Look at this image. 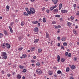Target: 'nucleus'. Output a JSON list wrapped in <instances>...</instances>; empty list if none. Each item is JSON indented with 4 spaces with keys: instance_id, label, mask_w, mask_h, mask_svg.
<instances>
[{
    "instance_id": "obj_40",
    "label": "nucleus",
    "mask_w": 79,
    "mask_h": 79,
    "mask_svg": "<svg viewBox=\"0 0 79 79\" xmlns=\"http://www.w3.org/2000/svg\"><path fill=\"white\" fill-rule=\"evenodd\" d=\"M36 65L37 66H39L40 65V63L39 62H38L36 63Z\"/></svg>"
},
{
    "instance_id": "obj_61",
    "label": "nucleus",
    "mask_w": 79,
    "mask_h": 79,
    "mask_svg": "<svg viewBox=\"0 0 79 79\" xmlns=\"http://www.w3.org/2000/svg\"><path fill=\"white\" fill-rule=\"evenodd\" d=\"M33 58L35 59H35H36V56H34L33 57Z\"/></svg>"
},
{
    "instance_id": "obj_29",
    "label": "nucleus",
    "mask_w": 79,
    "mask_h": 79,
    "mask_svg": "<svg viewBox=\"0 0 79 79\" xmlns=\"http://www.w3.org/2000/svg\"><path fill=\"white\" fill-rule=\"evenodd\" d=\"M55 16V17H56L57 18H60V15H55L54 16Z\"/></svg>"
},
{
    "instance_id": "obj_1",
    "label": "nucleus",
    "mask_w": 79,
    "mask_h": 79,
    "mask_svg": "<svg viewBox=\"0 0 79 79\" xmlns=\"http://www.w3.org/2000/svg\"><path fill=\"white\" fill-rule=\"evenodd\" d=\"M30 10L28 12L29 15H31L32 14H34L35 13V10L33 8L30 7Z\"/></svg>"
},
{
    "instance_id": "obj_55",
    "label": "nucleus",
    "mask_w": 79,
    "mask_h": 79,
    "mask_svg": "<svg viewBox=\"0 0 79 79\" xmlns=\"http://www.w3.org/2000/svg\"><path fill=\"white\" fill-rule=\"evenodd\" d=\"M1 73L2 74H5V72H4L3 70H2Z\"/></svg>"
},
{
    "instance_id": "obj_7",
    "label": "nucleus",
    "mask_w": 79,
    "mask_h": 79,
    "mask_svg": "<svg viewBox=\"0 0 79 79\" xmlns=\"http://www.w3.org/2000/svg\"><path fill=\"white\" fill-rule=\"evenodd\" d=\"M7 54H6V53L5 52H2V55H1V56H6Z\"/></svg>"
},
{
    "instance_id": "obj_22",
    "label": "nucleus",
    "mask_w": 79,
    "mask_h": 79,
    "mask_svg": "<svg viewBox=\"0 0 79 79\" xmlns=\"http://www.w3.org/2000/svg\"><path fill=\"white\" fill-rule=\"evenodd\" d=\"M17 77L18 79H21V76L20 75L18 74L17 76Z\"/></svg>"
},
{
    "instance_id": "obj_64",
    "label": "nucleus",
    "mask_w": 79,
    "mask_h": 79,
    "mask_svg": "<svg viewBox=\"0 0 79 79\" xmlns=\"http://www.w3.org/2000/svg\"><path fill=\"white\" fill-rule=\"evenodd\" d=\"M22 78L23 79H26V78H25V77L23 76V77H22Z\"/></svg>"
},
{
    "instance_id": "obj_60",
    "label": "nucleus",
    "mask_w": 79,
    "mask_h": 79,
    "mask_svg": "<svg viewBox=\"0 0 79 79\" xmlns=\"http://www.w3.org/2000/svg\"><path fill=\"white\" fill-rule=\"evenodd\" d=\"M35 0H30L31 2H34V1H35Z\"/></svg>"
},
{
    "instance_id": "obj_23",
    "label": "nucleus",
    "mask_w": 79,
    "mask_h": 79,
    "mask_svg": "<svg viewBox=\"0 0 79 79\" xmlns=\"http://www.w3.org/2000/svg\"><path fill=\"white\" fill-rule=\"evenodd\" d=\"M48 74H49V75H51L52 74V72L50 71H48Z\"/></svg>"
},
{
    "instance_id": "obj_4",
    "label": "nucleus",
    "mask_w": 79,
    "mask_h": 79,
    "mask_svg": "<svg viewBox=\"0 0 79 79\" xmlns=\"http://www.w3.org/2000/svg\"><path fill=\"white\" fill-rule=\"evenodd\" d=\"M50 37V35H49V34H48V32H47L46 33V38L48 39V38H49Z\"/></svg>"
},
{
    "instance_id": "obj_57",
    "label": "nucleus",
    "mask_w": 79,
    "mask_h": 79,
    "mask_svg": "<svg viewBox=\"0 0 79 79\" xmlns=\"http://www.w3.org/2000/svg\"><path fill=\"white\" fill-rule=\"evenodd\" d=\"M55 29H58V26H55Z\"/></svg>"
},
{
    "instance_id": "obj_20",
    "label": "nucleus",
    "mask_w": 79,
    "mask_h": 79,
    "mask_svg": "<svg viewBox=\"0 0 79 79\" xmlns=\"http://www.w3.org/2000/svg\"><path fill=\"white\" fill-rule=\"evenodd\" d=\"M24 14L25 16H29V14H27V13L26 12H24Z\"/></svg>"
},
{
    "instance_id": "obj_46",
    "label": "nucleus",
    "mask_w": 79,
    "mask_h": 79,
    "mask_svg": "<svg viewBox=\"0 0 79 79\" xmlns=\"http://www.w3.org/2000/svg\"><path fill=\"white\" fill-rule=\"evenodd\" d=\"M69 57H71V53H69L68 55Z\"/></svg>"
},
{
    "instance_id": "obj_15",
    "label": "nucleus",
    "mask_w": 79,
    "mask_h": 79,
    "mask_svg": "<svg viewBox=\"0 0 79 79\" xmlns=\"http://www.w3.org/2000/svg\"><path fill=\"white\" fill-rule=\"evenodd\" d=\"M39 23L38 21H35L32 22V24H36Z\"/></svg>"
},
{
    "instance_id": "obj_48",
    "label": "nucleus",
    "mask_w": 79,
    "mask_h": 79,
    "mask_svg": "<svg viewBox=\"0 0 79 79\" xmlns=\"http://www.w3.org/2000/svg\"><path fill=\"white\" fill-rule=\"evenodd\" d=\"M7 77H10V76H11V74H8L7 75Z\"/></svg>"
},
{
    "instance_id": "obj_14",
    "label": "nucleus",
    "mask_w": 79,
    "mask_h": 79,
    "mask_svg": "<svg viewBox=\"0 0 79 79\" xmlns=\"http://www.w3.org/2000/svg\"><path fill=\"white\" fill-rule=\"evenodd\" d=\"M57 74H61V75H63V73H61V71L60 70H58L57 72Z\"/></svg>"
},
{
    "instance_id": "obj_16",
    "label": "nucleus",
    "mask_w": 79,
    "mask_h": 79,
    "mask_svg": "<svg viewBox=\"0 0 79 79\" xmlns=\"http://www.w3.org/2000/svg\"><path fill=\"white\" fill-rule=\"evenodd\" d=\"M57 61L59 62H60V57L59 56V55H58L57 56Z\"/></svg>"
},
{
    "instance_id": "obj_34",
    "label": "nucleus",
    "mask_w": 79,
    "mask_h": 79,
    "mask_svg": "<svg viewBox=\"0 0 79 79\" xmlns=\"http://www.w3.org/2000/svg\"><path fill=\"white\" fill-rule=\"evenodd\" d=\"M72 20H73L74 18V17H73V16H71L70 18Z\"/></svg>"
},
{
    "instance_id": "obj_38",
    "label": "nucleus",
    "mask_w": 79,
    "mask_h": 79,
    "mask_svg": "<svg viewBox=\"0 0 79 79\" xmlns=\"http://www.w3.org/2000/svg\"><path fill=\"white\" fill-rule=\"evenodd\" d=\"M4 33L5 35H6V34H7V32L6 31V30H5L4 31Z\"/></svg>"
},
{
    "instance_id": "obj_63",
    "label": "nucleus",
    "mask_w": 79,
    "mask_h": 79,
    "mask_svg": "<svg viewBox=\"0 0 79 79\" xmlns=\"http://www.w3.org/2000/svg\"><path fill=\"white\" fill-rule=\"evenodd\" d=\"M73 6L74 7V8H75V7H76V4H75L73 5Z\"/></svg>"
},
{
    "instance_id": "obj_52",
    "label": "nucleus",
    "mask_w": 79,
    "mask_h": 79,
    "mask_svg": "<svg viewBox=\"0 0 79 79\" xmlns=\"http://www.w3.org/2000/svg\"><path fill=\"white\" fill-rule=\"evenodd\" d=\"M31 65L32 66H33V67H35V65L34 64H32Z\"/></svg>"
},
{
    "instance_id": "obj_41",
    "label": "nucleus",
    "mask_w": 79,
    "mask_h": 79,
    "mask_svg": "<svg viewBox=\"0 0 79 79\" xmlns=\"http://www.w3.org/2000/svg\"><path fill=\"white\" fill-rule=\"evenodd\" d=\"M6 8L8 9V10H9L10 9V6L8 5H7L6 6Z\"/></svg>"
},
{
    "instance_id": "obj_51",
    "label": "nucleus",
    "mask_w": 79,
    "mask_h": 79,
    "mask_svg": "<svg viewBox=\"0 0 79 79\" xmlns=\"http://www.w3.org/2000/svg\"><path fill=\"white\" fill-rule=\"evenodd\" d=\"M55 23H56V22H55V21H53L52 22V24H55Z\"/></svg>"
},
{
    "instance_id": "obj_45",
    "label": "nucleus",
    "mask_w": 79,
    "mask_h": 79,
    "mask_svg": "<svg viewBox=\"0 0 79 79\" xmlns=\"http://www.w3.org/2000/svg\"><path fill=\"white\" fill-rule=\"evenodd\" d=\"M2 36H3V34L0 33V37L2 38Z\"/></svg>"
},
{
    "instance_id": "obj_36",
    "label": "nucleus",
    "mask_w": 79,
    "mask_h": 79,
    "mask_svg": "<svg viewBox=\"0 0 79 79\" xmlns=\"http://www.w3.org/2000/svg\"><path fill=\"white\" fill-rule=\"evenodd\" d=\"M31 63H34V62H35V60H31Z\"/></svg>"
},
{
    "instance_id": "obj_9",
    "label": "nucleus",
    "mask_w": 79,
    "mask_h": 79,
    "mask_svg": "<svg viewBox=\"0 0 79 79\" xmlns=\"http://www.w3.org/2000/svg\"><path fill=\"white\" fill-rule=\"evenodd\" d=\"M9 28L10 29V32H11V33H13V30L12 29V28L11 27V26H9Z\"/></svg>"
},
{
    "instance_id": "obj_39",
    "label": "nucleus",
    "mask_w": 79,
    "mask_h": 79,
    "mask_svg": "<svg viewBox=\"0 0 79 79\" xmlns=\"http://www.w3.org/2000/svg\"><path fill=\"white\" fill-rule=\"evenodd\" d=\"M3 58H4V59H6L7 58V56H3Z\"/></svg>"
},
{
    "instance_id": "obj_18",
    "label": "nucleus",
    "mask_w": 79,
    "mask_h": 79,
    "mask_svg": "<svg viewBox=\"0 0 79 79\" xmlns=\"http://www.w3.org/2000/svg\"><path fill=\"white\" fill-rule=\"evenodd\" d=\"M34 50H35V47H32L31 48V52H33V51H34Z\"/></svg>"
},
{
    "instance_id": "obj_49",
    "label": "nucleus",
    "mask_w": 79,
    "mask_h": 79,
    "mask_svg": "<svg viewBox=\"0 0 79 79\" xmlns=\"http://www.w3.org/2000/svg\"><path fill=\"white\" fill-rule=\"evenodd\" d=\"M21 39H22V37L21 36H19L18 37V39L20 40H21Z\"/></svg>"
},
{
    "instance_id": "obj_32",
    "label": "nucleus",
    "mask_w": 79,
    "mask_h": 79,
    "mask_svg": "<svg viewBox=\"0 0 79 79\" xmlns=\"http://www.w3.org/2000/svg\"><path fill=\"white\" fill-rule=\"evenodd\" d=\"M63 45H64V46H67V43H64L63 44Z\"/></svg>"
},
{
    "instance_id": "obj_33",
    "label": "nucleus",
    "mask_w": 79,
    "mask_h": 79,
    "mask_svg": "<svg viewBox=\"0 0 79 79\" xmlns=\"http://www.w3.org/2000/svg\"><path fill=\"white\" fill-rule=\"evenodd\" d=\"M24 24V22L23 21L21 23V26H23Z\"/></svg>"
},
{
    "instance_id": "obj_59",
    "label": "nucleus",
    "mask_w": 79,
    "mask_h": 79,
    "mask_svg": "<svg viewBox=\"0 0 79 79\" xmlns=\"http://www.w3.org/2000/svg\"><path fill=\"white\" fill-rule=\"evenodd\" d=\"M58 28H61V26L60 25H58Z\"/></svg>"
},
{
    "instance_id": "obj_31",
    "label": "nucleus",
    "mask_w": 79,
    "mask_h": 79,
    "mask_svg": "<svg viewBox=\"0 0 79 79\" xmlns=\"http://www.w3.org/2000/svg\"><path fill=\"white\" fill-rule=\"evenodd\" d=\"M65 61V60H64V59L62 58L61 59V61L62 62V63H64Z\"/></svg>"
},
{
    "instance_id": "obj_3",
    "label": "nucleus",
    "mask_w": 79,
    "mask_h": 79,
    "mask_svg": "<svg viewBox=\"0 0 79 79\" xmlns=\"http://www.w3.org/2000/svg\"><path fill=\"white\" fill-rule=\"evenodd\" d=\"M56 7H57V6H56V5L54 6H52L50 8V10H51V11H52V10H53L54 9L56 8Z\"/></svg>"
},
{
    "instance_id": "obj_30",
    "label": "nucleus",
    "mask_w": 79,
    "mask_h": 79,
    "mask_svg": "<svg viewBox=\"0 0 79 79\" xmlns=\"http://www.w3.org/2000/svg\"><path fill=\"white\" fill-rule=\"evenodd\" d=\"M71 23L69 22H68L67 23L68 25L69 26V27H71Z\"/></svg>"
},
{
    "instance_id": "obj_42",
    "label": "nucleus",
    "mask_w": 79,
    "mask_h": 79,
    "mask_svg": "<svg viewBox=\"0 0 79 79\" xmlns=\"http://www.w3.org/2000/svg\"><path fill=\"white\" fill-rule=\"evenodd\" d=\"M23 49V48H19L18 50L19 51H21V50H22Z\"/></svg>"
},
{
    "instance_id": "obj_13",
    "label": "nucleus",
    "mask_w": 79,
    "mask_h": 79,
    "mask_svg": "<svg viewBox=\"0 0 79 79\" xmlns=\"http://www.w3.org/2000/svg\"><path fill=\"white\" fill-rule=\"evenodd\" d=\"M65 40H66V38L64 37H62L61 40L62 41H63V42H64L65 41Z\"/></svg>"
},
{
    "instance_id": "obj_56",
    "label": "nucleus",
    "mask_w": 79,
    "mask_h": 79,
    "mask_svg": "<svg viewBox=\"0 0 79 79\" xmlns=\"http://www.w3.org/2000/svg\"><path fill=\"white\" fill-rule=\"evenodd\" d=\"M57 46L58 47H60V43H58V44Z\"/></svg>"
},
{
    "instance_id": "obj_12",
    "label": "nucleus",
    "mask_w": 79,
    "mask_h": 79,
    "mask_svg": "<svg viewBox=\"0 0 79 79\" xmlns=\"http://www.w3.org/2000/svg\"><path fill=\"white\" fill-rule=\"evenodd\" d=\"M1 47H2V48H5V47H6V44H2L1 45Z\"/></svg>"
},
{
    "instance_id": "obj_26",
    "label": "nucleus",
    "mask_w": 79,
    "mask_h": 79,
    "mask_svg": "<svg viewBox=\"0 0 79 79\" xmlns=\"http://www.w3.org/2000/svg\"><path fill=\"white\" fill-rule=\"evenodd\" d=\"M71 69H75L76 68V67L74 65H72L71 67Z\"/></svg>"
},
{
    "instance_id": "obj_28",
    "label": "nucleus",
    "mask_w": 79,
    "mask_h": 79,
    "mask_svg": "<svg viewBox=\"0 0 79 79\" xmlns=\"http://www.w3.org/2000/svg\"><path fill=\"white\" fill-rule=\"evenodd\" d=\"M25 10L26 11H27V13H28L29 14V9H28V8H25Z\"/></svg>"
},
{
    "instance_id": "obj_8",
    "label": "nucleus",
    "mask_w": 79,
    "mask_h": 79,
    "mask_svg": "<svg viewBox=\"0 0 79 79\" xmlns=\"http://www.w3.org/2000/svg\"><path fill=\"white\" fill-rule=\"evenodd\" d=\"M61 13H67V10H61Z\"/></svg>"
},
{
    "instance_id": "obj_25",
    "label": "nucleus",
    "mask_w": 79,
    "mask_h": 79,
    "mask_svg": "<svg viewBox=\"0 0 79 79\" xmlns=\"http://www.w3.org/2000/svg\"><path fill=\"white\" fill-rule=\"evenodd\" d=\"M19 67L20 69H24V66H22V65H20L19 66Z\"/></svg>"
},
{
    "instance_id": "obj_10",
    "label": "nucleus",
    "mask_w": 79,
    "mask_h": 79,
    "mask_svg": "<svg viewBox=\"0 0 79 79\" xmlns=\"http://www.w3.org/2000/svg\"><path fill=\"white\" fill-rule=\"evenodd\" d=\"M62 5L61 4H60L59 5V10H61V8H62Z\"/></svg>"
},
{
    "instance_id": "obj_5",
    "label": "nucleus",
    "mask_w": 79,
    "mask_h": 79,
    "mask_svg": "<svg viewBox=\"0 0 79 79\" xmlns=\"http://www.w3.org/2000/svg\"><path fill=\"white\" fill-rule=\"evenodd\" d=\"M6 46L7 48H10V47H11V46H10V44L6 43Z\"/></svg>"
},
{
    "instance_id": "obj_24",
    "label": "nucleus",
    "mask_w": 79,
    "mask_h": 79,
    "mask_svg": "<svg viewBox=\"0 0 79 79\" xmlns=\"http://www.w3.org/2000/svg\"><path fill=\"white\" fill-rule=\"evenodd\" d=\"M42 49L41 48L39 49L38 50V53H40V52H42Z\"/></svg>"
},
{
    "instance_id": "obj_43",
    "label": "nucleus",
    "mask_w": 79,
    "mask_h": 79,
    "mask_svg": "<svg viewBox=\"0 0 79 79\" xmlns=\"http://www.w3.org/2000/svg\"><path fill=\"white\" fill-rule=\"evenodd\" d=\"M46 12L47 13H48L50 12V10H48V9H47L46 10Z\"/></svg>"
},
{
    "instance_id": "obj_50",
    "label": "nucleus",
    "mask_w": 79,
    "mask_h": 79,
    "mask_svg": "<svg viewBox=\"0 0 79 79\" xmlns=\"http://www.w3.org/2000/svg\"><path fill=\"white\" fill-rule=\"evenodd\" d=\"M58 40H60V37L59 36L57 37Z\"/></svg>"
},
{
    "instance_id": "obj_54",
    "label": "nucleus",
    "mask_w": 79,
    "mask_h": 79,
    "mask_svg": "<svg viewBox=\"0 0 79 79\" xmlns=\"http://www.w3.org/2000/svg\"><path fill=\"white\" fill-rule=\"evenodd\" d=\"M38 27H40V23H39L38 24Z\"/></svg>"
},
{
    "instance_id": "obj_47",
    "label": "nucleus",
    "mask_w": 79,
    "mask_h": 79,
    "mask_svg": "<svg viewBox=\"0 0 79 79\" xmlns=\"http://www.w3.org/2000/svg\"><path fill=\"white\" fill-rule=\"evenodd\" d=\"M65 56H68V52H66L65 53Z\"/></svg>"
},
{
    "instance_id": "obj_2",
    "label": "nucleus",
    "mask_w": 79,
    "mask_h": 79,
    "mask_svg": "<svg viewBox=\"0 0 79 79\" xmlns=\"http://www.w3.org/2000/svg\"><path fill=\"white\" fill-rule=\"evenodd\" d=\"M36 73L38 74H39V75H40V74H42V70H40V69H37L36 71Z\"/></svg>"
},
{
    "instance_id": "obj_17",
    "label": "nucleus",
    "mask_w": 79,
    "mask_h": 79,
    "mask_svg": "<svg viewBox=\"0 0 79 79\" xmlns=\"http://www.w3.org/2000/svg\"><path fill=\"white\" fill-rule=\"evenodd\" d=\"M53 11L55 12V13H58V10L57 9H55L53 10Z\"/></svg>"
},
{
    "instance_id": "obj_27",
    "label": "nucleus",
    "mask_w": 79,
    "mask_h": 79,
    "mask_svg": "<svg viewBox=\"0 0 79 79\" xmlns=\"http://www.w3.org/2000/svg\"><path fill=\"white\" fill-rule=\"evenodd\" d=\"M69 71V67H67L66 69V71L67 73H68Z\"/></svg>"
},
{
    "instance_id": "obj_21",
    "label": "nucleus",
    "mask_w": 79,
    "mask_h": 79,
    "mask_svg": "<svg viewBox=\"0 0 79 79\" xmlns=\"http://www.w3.org/2000/svg\"><path fill=\"white\" fill-rule=\"evenodd\" d=\"M27 56V55L26 54L22 55V58H25Z\"/></svg>"
},
{
    "instance_id": "obj_53",
    "label": "nucleus",
    "mask_w": 79,
    "mask_h": 79,
    "mask_svg": "<svg viewBox=\"0 0 79 79\" xmlns=\"http://www.w3.org/2000/svg\"><path fill=\"white\" fill-rule=\"evenodd\" d=\"M77 58L76 57H74V61H77Z\"/></svg>"
},
{
    "instance_id": "obj_11",
    "label": "nucleus",
    "mask_w": 79,
    "mask_h": 79,
    "mask_svg": "<svg viewBox=\"0 0 79 79\" xmlns=\"http://www.w3.org/2000/svg\"><path fill=\"white\" fill-rule=\"evenodd\" d=\"M52 2L54 4H56L58 2V0H52Z\"/></svg>"
},
{
    "instance_id": "obj_58",
    "label": "nucleus",
    "mask_w": 79,
    "mask_h": 79,
    "mask_svg": "<svg viewBox=\"0 0 79 79\" xmlns=\"http://www.w3.org/2000/svg\"><path fill=\"white\" fill-rule=\"evenodd\" d=\"M69 79H74V77H71Z\"/></svg>"
},
{
    "instance_id": "obj_6",
    "label": "nucleus",
    "mask_w": 79,
    "mask_h": 79,
    "mask_svg": "<svg viewBox=\"0 0 79 79\" xmlns=\"http://www.w3.org/2000/svg\"><path fill=\"white\" fill-rule=\"evenodd\" d=\"M34 31L35 32H37L39 31V28L37 27H35L34 28Z\"/></svg>"
},
{
    "instance_id": "obj_35",
    "label": "nucleus",
    "mask_w": 79,
    "mask_h": 79,
    "mask_svg": "<svg viewBox=\"0 0 79 79\" xmlns=\"http://www.w3.org/2000/svg\"><path fill=\"white\" fill-rule=\"evenodd\" d=\"M39 42V39H37L36 40H35L34 42H35V43H37V42Z\"/></svg>"
},
{
    "instance_id": "obj_62",
    "label": "nucleus",
    "mask_w": 79,
    "mask_h": 79,
    "mask_svg": "<svg viewBox=\"0 0 79 79\" xmlns=\"http://www.w3.org/2000/svg\"><path fill=\"white\" fill-rule=\"evenodd\" d=\"M14 24V22H12L11 23V26H12Z\"/></svg>"
},
{
    "instance_id": "obj_19",
    "label": "nucleus",
    "mask_w": 79,
    "mask_h": 79,
    "mask_svg": "<svg viewBox=\"0 0 79 79\" xmlns=\"http://www.w3.org/2000/svg\"><path fill=\"white\" fill-rule=\"evenodd\" d=\"M46 18H44L43 19V23H46Z\"/></svg>"
},
{
    "instance_id": "obj_44",
    "label": "nucleus",
    "mask_w": 79,
    "mask_h": 79,
    "mask_svg": "<svg viewBox=\"0 0 79 79\" xmlns=\"http://www.w3.org/2000/svg\"><path fill=\"white\" fill-rule=\"evenodd\" d=\"M73 33H74V34H77V33H76V30H73Z\"/></svg>"
},
{
    "instance_id": "obj_37",
    "label": "nucleus",
    "mask_w": 79,
    "mask_h": 79,
    "mask_svg": "<svg viewBox=\"0 0 79 79\" xmlns=\"http://www.w3.org/2000/svg\"><path fill=\"white\" fill-rule=\"evenodd\" d=\"M27 70L26 69H24L23 70V73H26V72Z\"/></svg>"
}]
</instances>
